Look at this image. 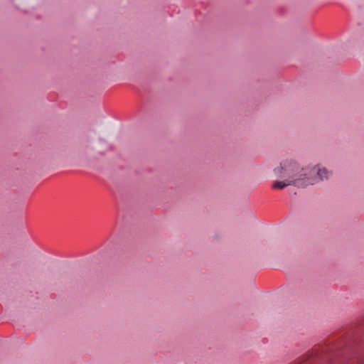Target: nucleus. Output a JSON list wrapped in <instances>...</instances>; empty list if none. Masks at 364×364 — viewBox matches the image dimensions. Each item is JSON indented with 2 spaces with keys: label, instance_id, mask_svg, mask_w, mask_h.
Listing matches in <instances>:
<instances>
[{
  "label": "nucleus",
  "instance_id": "obj_2",
  "mask_svg": "<svg viewBox=\"0 0 364 364\" xmlns=\"http://www.w3.org/2000/svg\"><path fill=\"white\" fill-rule=\"evenodd\" d=\"M294 178H306L314 182L309 184H314L321 180L328 178V172L326 168H321L318 166H314L309 171L299 166V171L291 174Z\"/></svg>",
  "mask_w": 364,
  "mask_h": 364
},
{
  "label": "nucleus",
  "instance_id": "obj_1",
  "mask_svg": "<svg viewBox=\"0 0 364 364\" xmlns=\"http://www.w3.org/2000/svg\"><path fill=\"white\" fill-rule=\"evenodd\" d=\"M275 172L279 174V176L284 178L283 181H276L273 185V188L283 189L284 188L293 185L294 186L304 188L312 183L306 178H294L291 174L299 171V165L293 161H285L281 164L279 168H276Z\"/></svg>",
  "mask_w": 364,
  "mask_h": 364
}]
</instances>
